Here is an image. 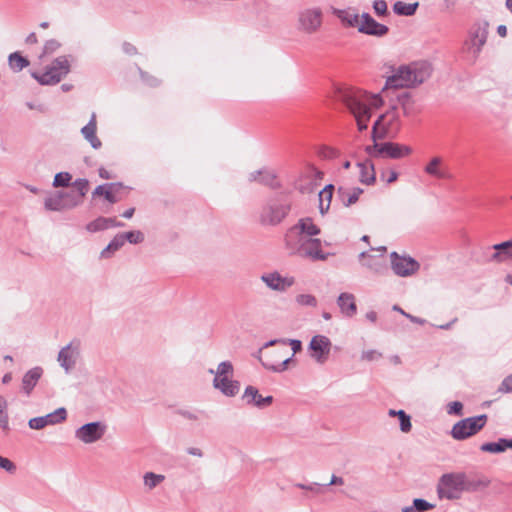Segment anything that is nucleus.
Returning <instances> with one entry per match:
<instances>
[{"label":"nucleus","mask_w":512,"mask_h":512,"mask_svg":"<svg viewBox=\"0 0 512 512\" xmlns=\"http://www.w3.org/2000/svg\"><path fill=\"white\" fill-rule=\"evenodd\" d=\"M74 194L69 191H55L50 193L44 200V207L48 211H66L78 206Z\"/></svg>","instance_id":"nucleus-12"},{"label":"nucleus","mask_w":512,"mask_h":512,"mask_svg":"<svg viewBox=\"0 0 512 512\" xmlns=\"http://www.w3.org/2000/svg\"><path fill=\"white\" fill-rule=\"evenodd\" d=\"M29 65V61L22 57L19 53L14 52L9 56V66L15 71L19 72Z\"/></svg>","instance_id":"nucleus-46"},{"label":"nucleus","mask_w":512,"mask_h":512,"mask_svg":"<svg viewBox=\"0 0 512 512\" xmlns=\"http://www.w3.org/2000/svg\"><path fill=\"white\" fill-rule=\"evenodd\" d=\"M67 418V411L65 408L60 407L54 412L44 416L31 418L28 422V426L34 430H41L47 426H52L65 421Z\"/></svg>","instance_id":"nucleus-18"},{"label":"nucleus","mask_w":512,"mask_h":512,"mask_svg":"<svg viewBox=\"0 0 512 512\" xmlns=\"http://www.w3.org/2000/svg\"><path fill=\"white\" fill-rule=\"evenodd\" d=\"M295 486L300 488V489H303V490H308V491H312V492H315V493L319 492V489L316 487L317 483H313V484H310V485H305V484H302V483H297Z\"/></svg>","instance_id":"nucleus-62"},{"label":"nucleus","mask_w":512,"mask_h":512,"mask_svg":"<svg viewBox=\"0 0 512 512\" xmlns=\"http://www.w3.org/2000/svg\"><path fill=\"white\" fill-rule=\"evenodd\" d=\"M432 68L426 61L412 62L398 67L387 78L386 88H413L421 85L431 76Z\"/></svg>","instance_id":"nucleus-2"},{"label":"nucleus","mask_w":512,"mask_h":512,"mask_svg":"<svg viewBox=\"0 0 512 512\" xmlns=\"http://www.w3.org/2000/svg\"><path fill=\"white\" fill-rule=\"evenodd\" d=\"M362 193H363V190L359 187H353V188L340 187L338 189L339 199L345 207H349V206L355 204L358 201L359 196Z\"/></svg>","instance_id":"nucleus-33"},{"label":"nucleus","mask_w":512,"mask_h":512,"mask_svg":"<svg viewBox=\"0 0 512 512\" xmlns=\"http://www.w3.org/2000/svg\"><path fill=\"white\" fill-rule=\"evenodd\" d=\"M70 72V61L67 56L57 57L44 72H33L32 77L41 85H54L59 83Z\"/></svg>","instance_id":"nucleus-4"},{"label":"nucleus","mask_w":512,"mask_h":512,"mask_svg":"<svg viewBox=\"0 0 512 512\" xmlns=\"http://www.w3.org/2000/svg\"><path fill=\"white\" fill-rule=\"evenodd\" d=\"M340 100L354 116L359 131L367 129L371 118V108L382 104L379 95H369L366 92L349 88L340 93Z\"/></svg>","instance_id":"nucleus-1"},{"label":"nucleus","mask_w":512,"mask_h":512,"mask_svg":"<svg viewBox=\"0 0 512 512\" xmlns=\"http://www.w3.org/2000/svg\"><path fill=\"white\" fill-rule=\"evenodd\" d=\"M279 354V352H276L275 355H265L261 359L262 365L273 372L285 371L288 368V363L292 360V356L282 359V357H278Z\"/></svg>","instance_id":"nucleus-27"},{"label":"nucleus","mask_w":512,"mask_h":512,"mask_svg":"<svg viewBox=\"0 0 512 512\" xmlns=\"http://www.w3.org/2000/svg\"><path fill=\"white\" fill-rule=\"evenodd\" d=\"M81 134L93 149L98 150L102 147V142L97 137V120L95 113H92L89 122L82 127Z\"/></svg>","instance_id":"nucleus-23"},{"label":"nucleus","mask_w":512,"mask_h":512,"mask_svg":"<svg viewBox=\"0 0 512 512\" xmlns=\"http://www.w3.org/2000/svg\"><path fill=\"white\" fill-rule=\"evenodd\" d=\"M508 448H512V439L500 438L497 442H487L481 445L483 452L502 453Z\"/></svg>","instance_id":"nucleus-37"},{"label":"nucleus","mask_w":512,"mask_h":512,"mask_svg":"<svg viewBox=\"0 0 512 512\" xmlns=\"http://www.w3.org/2000/svg\"><path fill=\"white\" fill-rule=\"evenodd\" d=\"M143 480H144L145 487L148 490H152L165 480V476L162 474H155L153 472H147L144 474Z\"/></svg>","instance_id":"nucleus-47"},{"label":"nucleus","mask_w":512,"mask_h":512,"mask_svg":"<svg viewBox=\"0 0 512 512\" xmlns=\"http://www.w3.org/2000/svg\"><path fill=\"white\" fill-rule=\"evenodd\" d=\"M465 473H446L443 474L437 486V493L440 498L455 500L461 497L464 492Z\"/></svg>","instance_id":"nucleus-5"},{"label":"nucleus","mask_w":512,"mask_h":512,"mask_svg":"<svg viewBox=\"0 0 512 512\" xmlns=\"http://www.w3.org/2000/svg\"><path fill=\"white\" fill-rule=\"evenodd\" d=\"M337 304L341 310V313L346 317H352L357 312L355 296L351 293H341L337 299Z\"/></svg>","instance_id":"nucleus-31"},{"label":"nucleus","mask_w":512,"mask_h":512,"mask_svg":"<svg viewBox=\"0 0 512 512\" xmlns=\"http://www.w3.org/2000/svg\"><path fill=\"white\" fill-rule=\"evenodd\" d=\"M260 279L268 288L277 292H285L295 284L293 276H282L277 271L264 273Z\"/></svg>","instance_id":"nucleus-17"},{"label":"nucleus","mask_w":512,"mask_h":512,"mask_svg":"<svg viewBox=\"0 0 512 512\" xmlns=\"http://www.w3.org/2000/svg\"><path fill=\"white\" fill-rule=\"evenodd\" d=\"M391 268L400 277H409L416 274L420 264L412 257L401 256L396 252L390 254Z\"/></svg>","instance_id":"nucleus-16"},{"label":"nucleus","mask_w":512,"mask_h":512,"mask_svg":"<svg viewBox=\"0 0 512 512\" xmlns=\"http://www.w3.org/2000/svg\"><path fill=\"white\" fill-rule=\"evenodd\" d=\"M418 7V3H405L402 1H398L394 4L393 9L394 12L398 15L411 16L413 15Z\"/></svg>","instance_id":"nucleus-45"},{"label":"nucleus","mask_w":512,"mask_h":512,"mask_svg":"<svg viewBox=\"0 0 512 512\" xmlns=\"http://www.w3.org/2000/svg\"><path fill=\"white\" fill-rule=\"evenodd\" d=\"M487 36L488 23H476L471 27L468 38L464 43L463 50L473 61L478 58L487 41Z\"/></svg>","instance_id":"nucleus-7"},{"label":"nucleus","mask_w":512,"mask_h":512,"mask_svg":"<svg viewBox=\"0 0 512 512\" xmlns=\"http://www.w3.org/2000/svg\"><path fill=\"white\" fill-rule=\"evenodd\" d=\"M334 16H336L342 23L343 26L349 28H357L359 26L361 15L357 14L352 8L348 9H337L332 10Z\"/></svg>","instance_id":"nucleus-26"},{"label":"nucleus","mask_w":512,"mask_h":512,"mask_svg":"<svg viewBox=\"0 0 512 512\" xmlns=\"http://www.w3.org/2000/svg\"><path fill=\"white\" fill-rule=\"evenodd\" d=\"M295 301L300 306H311L317 305V299L311 294H299L296 296Z\"/></svg>","instance_id":"nucleus-52"},{"label":"nucleus","mask_w":512,"mask_h":512,"mask_svg":"<svg viewBox=\"0 0 512 512\" xmlns=\"http://www.w3.org/2000/svg\"><path fill=\"white\" fill-rule=\"evenodd\" d=\"M499 391L504 393L512 392V374L503 380L501 386L499 387Z\"/></svg>","instance_id":"nucleus-60"},{"label":"nucleus","mask_w":512,"mask_h":512,"mask_svg":"<svg viewBox=\"0 0 512 512\" xmlns=\"http://www.w3.org/2000/svg\"><path fill=\"white\" fill-rule=\"evenodd\" d=\"M401 126L400 115L397 106H392L383 115L379 116L373 125V139L382 138L386 135L392 136L398 133Z\"/></svg>","instance_id":"nucleus-6"},{"label":"nucleus","mask_w":512,"mask_h":512,"mask_svg":"<svg viewBox=\"0 0 512 512\" xmlns=\"http://www.w3.org/2000/svg\"><path fill=\"white\" fill-rule=\"evenodd\" d=\"M495 252L491 255L490 260L494 262H504L512 258L511 248L494 249Z\"/></svg>","instance_id":"nucleus-49"},{"label":"nucleus","mask_w":512,"mask_h":512,"mask_svg":"<svg viewBox=\"0 0 512 512\" xmlns=\"http://www.w3.org/2000/svg\"><path fill=\"white\" fill-rule=\"evenodd\" d=\"M424 172L437 179H451L452 175L443 167V159L435 156L425 165Z\"/></svg>","instance_id":"nucleus-24"},{"label":"nucleus","mask_w":512,"mask_h":512,"mask_svg":"<svg viewBox=\"0 0 512 512\" xmlns=\"http://www.w3.org/2000/svg\"><path fill=\"white\" fill-rule=\"evenodd\" d=\"M290 207L286 203L276 200L269 201L262 209L260 221L265 225H277L288 214Z\"/></svg>","instance_id":"nucleus-13"},{"label":"nucleus","mask_w":512,"mask_h":512,"mask_svg":"<svg viewBox=\"0 0 512 512\" xmlns=\"http://www.w3.org/2000/svg\"><path fill=\"white\" fill-rule=\"evenodd\" d=\"M107 426L99 421L86 423L75 430V438L84 444H93L105 435Z\"/></svg>","instance_id":"nucleus-14"},{"label":"nucleus","mask_w":512,"mask_h":512,"mask_svg":"<svg viewBox=\"0 0 512 512\" xmlns=\"http://www.w3.org/2000/svg\"><path fill=\"white\" fill-rule=\"evenodd\" d=\"M128 241V232L117 234L113 240L102 250L101 258H109L111 255L119 250Z\"/></svg>","instance_id":"nucleus-35"},{"label":"nucleus","mask_w":512,"mask_h":512,"mask_svg":"<svg viewBox=\"0 0 512 512\" xmlns=\"http://www.w3.org/2000/svg\"><path fill=\"white\" fill-rule=\"evenodd\" d=\"M397 102L405 117H412L419 113L415 100L408 92H401L397 95Z\"/></svg>","instance_id":"nucleus-30"},{"label":"nucleus","mask_w":512,"mask_h":512,"mask_svg":"<svg viewBox=\"0 0 512 512\" xmlns=\"http://www.w3.org/2000/svg\"><path fill=\"white\" fill-rule=\"evenodd\" d=\"M290 229H299V232L310 235L312 237L317 236L320 233V228L313 222L311 218H302L296 225Z\"/></svg>","instance_id":"nucleus-40"},{"label":"nucleus","mask_w":512,"mask_h":512,"mask_svg":"<svg viewBox=\"0 0 512 512\" xmlns=\"http://www.w3.org/2000/svg\"><path fill=\"white\" fill-rule=\"evenodd\" d=\"M72 176L68 172H59L55 175L53 180V186L55 188L58 187H67L70 184Z\"/></svg>","instance_id":"nucleus-51"},{"label":"nucleus","mask_w":512,"mask_h":512,"mask_svg":"<svg viewBox=\"0 0 512 512\" xmlns=\"http://www.w3.org/2000/svg\"><path fill=\"white\" fill-rule=\"evenodd\" d=\"M177 413L180 416H182L188 420H191V421H197L199 419V413L196 411L181 409V410H178Z\"/></svg>","instance_id":"nucleus-59"},{"label":"nucleus","mask_w":512,"mask_h":512,"mask_svg":"<svg viewBox=\"0 0 512 512\" xmlns=\"http://www.w3.org/2000/svg\"><path fill=\"white\" fill-rule=\"evenodd\" d=\"M72 186L74 189L70 190L69 192L76 196L75 198L77 200V203L78 205H80L82 203L83 197L86 195L88 191L89 182L86 179H77L73 182Z\"/></svg>","instance_id":"nucleus-43"},{"label":"nucleus","mask_w":512,"mask_h":512,"mask_svg":"<svg viewBox=\"0 0 512 512\" xmlns=\"http://www.w3.org/2000/svg\"><path fill=\"white\" fill-rule=\"evenodd\" d=\"M61 44L55 39H50L46 41L43 47V52L40 57L53 54L60 48Z\"/></svg>","instance_id":"nucleus-53"},{"label":"nucleus","mask_w":512,"mask_h":512,"mask_svg":"<svg viewBox=\"0 0 512 512\" xmlns=\"http://www.w3.org/2000/svg\"><path fill=\"white\" fill-rule=\"evenodd\" d=\"M297 256L308 258L313 261H325L328 257V254L322 251V243L318 238H313L312 240L306 242Z\"/></svg>","instance_id":"nucleus-22"},{"label":"nucleus","mask_w":512,"mask_h":512,"mask_svg":"<svg viewBox=\"0 0 512 512\" xmlns=\"http://www.w3.org/2000/svg\"><path fill=\"white\" fill-rule=\"evenodd\" d=\"M119 187L115 183H108L99 185L95 188L92 195L93 197L97 196H103L106 201L109 203H116L118 201V198L116 196V193L118 192Z\"/></svg>","instance_id":"nucleus-32"},{"label":"nucleus","mask_w":512,"mask_h":512,"mask_svg":"<svg viewBox=\"0 0 512 512\" xmlns=\"http://www.w3.org/2000/svg\"><path fill=\"white\" fill-rule=\"evenodd\" d=\"M371 252H380V258L372 255L370 252H361L359 258L362 261V265L373 271L375 274L382 275L387 271L384 253L386 247H380L378 249H372Z\"/></svg>","instance_id":"nucleus-19"},{"label":"nucleus","mask_w":512,"mask_h":512,"mask_svg":"<svg viewBox=\"0 0 512 512\" xmlns=\"http://www.w3.org/2000/svg\"><path fill=\"white\" fill-rule=\"evenodd\" d=\"M435 508L432 504L424 499L416 498L413 500L412 506H405L401 509L402 512H426Z\"/></svg>","instance_id":"nucleus-44"},{"label":"nucleus","mask_w":512,"mask_h":512,"mask_svg":"<svg viewBox=\"0 0 512 512\" xmlns=\"http://www.w3.org/2000/svg\"><path fill=\"white\" fill-rule=\"evenodd\" d=\"M249 182H259L263 185L273 186L275 176L268 170H257L249 173Z\"/></svg>","instance_id":"nucleus-41"},{"label":"nucleus","mask_w":512,"mask_h":512,"mask_svg":"<svg viewBox=\"0 0 512 512\" xmlns=\"http://www.w3.org/2000/svg\"><path fill=\"white\" fill-rule=\"evenodd\" d=\"M366 152L371 157L400 159L409 156L412 153V148L394 142L377 143L375 139L373 145L366 147Z\"/></svg>","instance_id":"nucleus-9"},{"label":"nucleus","mask_w":512,"mask_h":512,"mask_svg":"<svg viewBox=\"0 0 512 512\" xmlns=\"http://www.w3.org/2000/svg\"><path fill=\"white\" fill-rule=\"evenodd\" d=\"M42 375L43 369L39 366L28 370L22 377L21 389L23 393L29 396Z\"/></svg>","instance_id":"nucleus-25"},{"label":"nucleus","mask_w":512,"mask_h":512,"mask_svg":"<svg viewBox=\"0 0 512 512\" xmlns=\"http://www.w3.org/2000/svg\"><path fill=\"white\" fill-rule=\"evenodd\" d=\"M331 348L330 339L320 334L313 336L308 345L310 357L318 364H324L328 360Z\"/></svg>","instance_id":"nucleus-15"},{"label":"nucleus","mask_w":512,"mask_h":512,"mask_svg":"<svg viewBox=\"0 0 512 512\" xmlns=\"http://www.w3.org/2000/svg\"><path fill=\"white\" fill-rule=\"evenodd\" d=\"M486 421V415L462 419L452 427L451 436L456 440H464L479 432L485 426Z\"/></svg>","instance_id":"nucleus-10"},{"label":"nucleus","mask_w":512,"mask_h":512,"mask_svg":"<svg viewBox=\"0 0 512 512\" xmlns=\"http://www.w3.org/2000/svg\"><path fill=\"white\" fill-rule=\"evenodd\" d=\"M7 401L0 396V427L5 431H9L8 415L6 413Z\"/></svg>","instance_id":"nucleus-50"},{"label":"nucleus","mask_w":512,"mask_h":512,"mask_svg":"<svg viewBox=\"0 0 512 512\" xmlns=\"http://www.w3.org/2000/svg\"><path fill=\"white\" fill-rule=\"evenodd\" d=\"M279 354V352H276L275 355H265L261 359L262 365L273 372L285 371L288 368V363L292 360V356L282 359V357H278Z\"/></svg>","instance_id":"nucleus-28"},{"label":"nucleus","mask_w":512,"mask_h":512,"mask_svg":"<svg viewBox=\"0 0 512 512\" xmlns=\"http://www.w3.org/2000/svg\"><path fill=\"white\" fill-rule=\"evenodd\" d=\"M381 179L385 180L388 184H391L398 179V173L394 170H383L381 172Z\"/></svg>","instance_id":"nucleus-58"},{"label":"nucleus","mask_w":512,"mask_h":512,"mask_svg":"<svg viewBox=\"0 0 512 512\" xmlns=\"http://www.w3.org/2000/svg\"><path fill=\"white\" fill-rule=\"evenodd\" d=\"M373 9L377 15L384 16L387 13V3L384 0H376Z\"/></svg>","instance_id":"nucleus-57"},{"label":"nucleus","mask_w":512,"mask_h":512,"mask_svg":"<svg viewBox=\"0 0 512 512\" xmlns=\"http://www.w3.org/2000/svg\"><path fill=\"white\" fill-rule=\"evenodd\" d=\"M359 168V179L363 184H373L375 182V170L374 165L370 160L357 164Z\"/></svg>","instance_id":"nucleus-34"},{"label":"nucleus","mask_w":512,"mask_h":512,"mask_svg":"<svg viewBox=\"0 0 512 512\" xmlns=\"http://www.w3.org/2000/svg\"><path fill=\"white\" fill-rule=\"evenodd\" d=\"M382 357V353L377 350H367L363 351L361 354V359L365 361H375Z\"/></svg>","instance_id":"nucleus-55"},{"label":"nucleus","mask_w":512,"mask_h":512,"mask_svg":"<svg viewBox=\"0 0 512 512\" xmlns=\"http://www.w3.org/2000/svg\"><path fill=\"white\" fill-rule=\"evenodd\" d=\"M187 453L193 456L202 457L203 452L200 448L197 447H190L187 449Z\"/></svg>","instance_id":"nucleus-64"},{"label":"nucleus","mask_w":512,"mask_h":512,"mask_svg":"<svg viewBox=\"0 0 512 512\" xmlns=\"http://www.w3.org/2000/svg\"><path fill=\"white\" fill-rule=\"evenodd\" d=\"M359 23L360 24L357 29L358 32L366 34V35L375 36V37H383L389 31V28L386 25L377 22L368 13H363L361 15Z\"/></svg>","instance_id":"nucleus-20"},{"label":"nucleus","mask_w":512,"mask_h":512,"mask_svg":"<svg viewBox=\"0 0 512 512\" xmlns=\"http://www.w3.org/2000/svg\"><path fill=\"white\" fill-rule=\"evenodd\" d=\"M323 12L319 7H309L301 9L297 13V25L298 31L305 34H314L322 26Z\"/></svg>","instance_id":"nucleus-8"},{"label":"nucleus","mask_w":512,"mask_h":512,"mask_svg":"<svg viewBox=\"0 0 512 512\" xmlns=\"http://www.w3.org/2000/svg\"><path fill=\"white\" fill-rule=\"evenodd\" d=\"M490 480L485 477L464 476V492H476L489 486Z\"/></svg>","instance_id":"nucleus-36"},{"label":"nucleus","mask_w":512,"mask_h":512,"mask_svg":"<svg viewBox=\"0 0 512 512\" xmlns=\"http://www.w3.org/2000/svg\"><path fill=\"white\" fill-rule=\"evenodd\" d=\"M388 415L390 417H398L400 421V430L404 433H408L411 431V417L404 410H394L390 409L388 411Z\"/></svg>","instance_id":"nucleus-42"},{"label":"nucleus","mask_w":512,"mask_h":512,"mask_svg":"<svg viewBox=\"0 0 512 512\" xmlns=\"http://www.w3.org/2000/svg\"><path fill=\"white\" fill-rule=\"evenodd\" d=\"M345 481L342 477L340 476H336V475H332L331 476V479H330V482L328 483V485H338V486H342L344 485Z\"/></svg>","instance_id":"nucleus-63"},{"label":"nucleus","mask_w":512,"mask_h":512,"mask_svg":"<svg viewBox=\"0 0 512 512\" xmlns=\"http://www.w3.org/2000/svg\"><path fill=\"white\" fill-rule=\"evenodd\" d=\"M118 223L116 222L115 218H105V217H99L95 219L94 221L87 224L86 229L89 232H98L102 230L109 229L111 227L117 226Z\"/></svg>","instance_id":"nucleus-39"},{"label":"nucleus","mask_w":512,"mask_h":512,"mask_svg":"<svg viewBox=\"0 0 512 512\" xmlns=\"http://www.w3.org/2000/svg\"><path fill=\"white\" fill-rule=\"evenodd\" d=\"M463 411V404L459 401H454L448 404L447 413L452 415L461 416Z\"/></svg>","instance_id":"nucleus-54"},{"label":"nucleus","mask_w":512,"mask_h":512,"mask_svg":"<svg viewBox=\"0 0 512 512\" xmlns=\"http://www.w3.org/2000/svg\"><path fill=\"white\" fill-rule=\"evenodd\" d=\"M0 468L11 474L15 473L16 471V465L8 458L2 456H0Z\"/></svg>","instance_id":"nucleus-56"},{"label":"nucleus","mask_w":512,"mask_h":512,"mask_svg":"<svg viewBox=\"0 0 512 512\" xmlns=\"http://www.w3.org/2000/svg\"><path fill=\"white\" fill-rule=\"evenodd\" d=\"M243 399L246 400L247 404H253L259 408L269 406L273 401L272 396L262 397L258 390L253 386L246 387Z\"/></svg>","instance_id":"nucleus-29"},{"label":"nucleus","mask_w":512,"mask_h":512,"mask_svg":"<svg viewBox=\"0 0 512 512\" xmlns=\"http://www.w3.org/2000/svg\"><path fill=\"white\" fill-rule=\"evenodd\" d=\"M144 239V235L140 231H130V244L134 243H140Z\"/></svg>","instance_id":"nucleus-61"},{"label":"nucleus","mask_w":512,"mask_h":512,"mask_svg":"<svg viewBox=\"0 0 512 512\" xmlns=\"http://www.w3.org/2000/svg\"><path fill=\"white\" fill-rule=\"evenodd\" d=\"M81 356V341L73 339L67 345L62 347L57 355V361L66 374L71 373Z\"/></svg>","instance_id":"nucleus-11"},{"label":"nucleus","mask_w":512,"mask_h":512,"mask_svg":"<svg viewBox=\"0 0 512 512\" xmlns=\"http://www.w3.org/2000/svg\"><path fill=\"white\" fill-rule=\"evenodd\" d=\"M314 237L299 232V229H289L285 235L286 247L290 254L297 255L301 248L306 245V242L312 240Z\"/></svg>","instance_id":"nucleus-21"},{"label":"nucleus","mask_w":512,"mask_h":512,"mask_svg":"<svg viewBox=\"0 0 512 512\" xmlns=\"http://www.w3.org/2000/svg\"><path fill=\"white\" fill-rule=\"evenodd\" d=\"M283 344L284 346H286L287 344H290L291 345V348L293 350V354L301 351L302 349V343L300 340H296V339H291V340H286V339H275V340H271L269 342H267L264 347L267 348V347H270V346H273L275 344Z\"/></svg>","instance_id":"nucleus-48"},{"label":"nucleus","mask_w":512,"mask_h":512,"mask_svg":"<svg viewBox=\"0 0 512 512\" xmlns=\"http://www.w3.org/2000/svg\"><path fill=\"white\" fill-rule=\"evenodd\" d=\"M209 372L214 374L213 386L227 397H234L239 393L240 383L233 380L234 368L230 361H223L218 364L217 369H210Z\"/></svg>","instance_id":"nucleus-3"},{"label":"nucleus","mask_w":512,"mask_h":512,"mask_svg":"<svg viewBox=\"0 0 512 512\" xmlns=\"http://www.w3.org/2000/svg\"><path fill=\"white\" fill-rule=\"evenodd\" d=\"M334 186L332 184L326 185L318 194L319 197V211L324 215L330 208L332 201Z\"/></svg>","instance_id":"nucleus-38"}]
</instances>
